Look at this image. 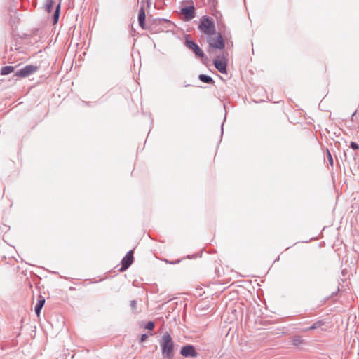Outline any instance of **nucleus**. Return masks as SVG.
<instances>
[{
    "label": "nucleus",
    "mask_w": 359,
    "mask_h": 359,
    "mask_svg": "<svg viewBox=\"0 0 359 359\" xmlns=\"http://www.w3.org/2000/svg\"><path fill=\"white\" fill-rule=\"evenodd\" d=\"M162 356L164 359H173L175 343L168 332H165L159 340Z\"/></svg>",
    "instance_id": "nucleus-1"
},
{
    "label": "nucleus",
    "mask_w": 359,
    "mask_h": 359,
    "mask_svg": "<svg viewBox=\"0 0 359 359\" xmlns=\"http://www.w3.org/2000/svg\"><path fill=\"white\" fill-rule=\"evenodd\" d=\"M198 27L201 32L207 35H212L216 32L214 22L206 15L201 19Z\"/></svg>",
    "instance_id": "nucleus-2"
},
{
    "label": "nucleus",
    "mask_w": 359,
    "mask_h": 359,
    "mask_svg": "<svg viewBox=\"0 0 359 359\" xmlns=\"http://www.w3.org/2000/svg\"><path fill=\"white\" fill-rule=\"evenodd\" d=\"M39 67L37 65H27L24 67L16 71L13 76L18 78H26L28 77L39 70Z\"/></svg>",
    "instance_id": "nucleus-3"
},
{
    "label": "nucleus",
    "mask_w": 359,
    "mask_h": 359,
    "mask_svg": "<svg viewBox=\"0 0 359 359\" xmlns=\"http://www.w3.org/2000/svg\"><path fill=\"white\" fill-rule=\"evenodd\" d=\"M185 46L191 50L197 57L203 59L205 57L203 50L194 41L187 39Z\"/></svg>",
    "instance_id": "nucleus-4"
},
{
    "label": "nucleus",
    "mask_w": 359,
    "mask_h": 359,
    "mask_svg": "<svg viewBox=\"0 0 359 359\" xmlns=\"http://www.w3.org/2000/svg\"><path fill=\"white\" fill-rule=\"evenodd\" d=\"M210 47L216 49H223L224 48V41L219 33L216 37H210L208 40Z\"/></svg>",
    "instance_id": "nucleus-5"
},
{
    "label": "nucleus",
    "mask_w": 359,
    "mask_h": 359,
    "mask_svg": "<svg viewBox=\"0 0 359 359\" xmlns=\"http://www.w3.org/2000/svg\"><path fill=\"white\" fill-rule=\"evenodd\" d=\"M180 354L185 358H196L198 355V353L196 351L194 346L191 344H187L182 346L180 350Z\"/></svg>",
    "instance_id": "nucleus-6"
},
{
    "label": "nucleus",
    "mask_w": 359,
    "mask_h": 359,
    "mask_svg": "<svg viewBox=\"0 0 359 359\" xmlns=\"http://www.w3.org/2000/svg\"><path fill=\"white\" fill-rule=\"evenodd\" d=\"M133 262V251L130 250L127 252L125 257L121 260V267L120 269L121 272L125 271L129 268Z\"/></svg>",
    "instance_id": "nucleus-7"
},
{
    "label": "nucleus",
    "mask_w": 359,
    "mask_h": 359,
    "mask_svg": "<svg viewBox=\"0 0 359 359\" xmlns=\"http://www.w3.org/2000/svg\"><path fill=\"white\" fill-rule=\"evenodd\" d=\"M180 13L184 15V21H190L195 17V8L193 5L189 7H183L180 10Z\"/></svg>",
    "instance_id": "nucleus-8"
},
{
    "label": "nucleus",
    "mask_w": 359,
    "mask_h": 359,
    "mask_svg": "<svg viewBox=\"0 0 359 359\" xmlns=\"http://www.w3.org/2000/svg\"><path fill=\"white\" fill-rule=\"evenodd\" d=\"M214 65L215 68L222 74L226 73L227 63L224 60L219 58V57H218L217 59L215 60Z\"/></svg>",
    "instance_id": "nucleus-9"
},
{
    "label": "nucleus",
    "mask_w": 359,
    "mask_h": 359,
    "mask_svg": "<svg viewBox=\"0 0 359 359\" xmlns=\"http://www.w3.org/2000/svg\"><path fill=\"white\" fill-rule=\"evenodd\" d=\"M145 18H146V15H145L144 8V6H142L140 8V9L139 10L138 22H139V25H140V27L142 29H147L146 24H145Z\"/></svg>",
    "instance_id": "nucleus-10"
},
{
    "label": "nucleus",
    "mask_w": 359,
    "mask_h": 359,
    "mask_svg": "<svg viewBox=\"0 0 359 359\" xmlns=\"http://www.w3.org/2000/svg\"><path fill=\"white\" fill-rule=\"evenodd\" d=\"M44 304H45V299L43 297H41L38 300L36 304L35 305L34 311L38 316H39L40 312H41L43 306H44Z\"/></svg>",
    "instance_id": "nucleus-11"
},
{
    "label": "nucleus",
    "mask_w": 359,
    "mask_h": 359,
    "mask_svg": "<svg viewBox=\"0 0 359 359\" xmlns=\"http://www.w3.org/2000/svg\"><path fill=\"white\" fill-rule=\"evenodd\" d=\"M198 79L201 81L208 83V84L214 83L213 79L211 76L205 75V74H200L198 76Z\"/></svg>",
    "instance_id": "nucleus-12"
},
{
    "label": "nucleus",
    "mask_w": 359,
    "mask_h": 359,
    "mask_svg": "<svg viewBox=\"0 0 359 359\" xmlns=\"http://www.w3.org/2000/svg\"><path fill=\"white\" fill-rule=\"evenodd\" d=\"M15 67L13 66H5L3 67L1 69V75H8L15 71Z\"/></svg>",
    "instance_id": "nucleus-13"
},
{
    "label": "nucleus",
    "mask_w": 359,
    "mask_h": 359,
    "mask_svg": "<svg viewBox=\"0 0 359 359\" xmlns=\"http://www.w3.org/2000/svg\"><path fill=\"white\" fill-rule=\"evenodd\" d=\"M60 13V4H58L53 15V21L54 24L58 22L59 16Z\"/></svg>",
    "instance_id": "nucleus-14"
},
{
    "label": "nucleus",
    "mask_w": 359,
    "mask_h": 359,
    "mask_svg": "<svg viewBox=\"0 0 359 359\" xmlns=\"http://www.w3.org/2000/svg\"><path fill=\"white\" fill-rule=\"evenodd\" d=\"M292 344L294 346H300L305 344V340L299 336H294L292 338Z\"/></svg>",
    "instance_id": "nucleus-15"
},
{
    "label": "nucleus",
    "mask_w": 359,
    "mask_h": 359,
    "mask_svg": "<svg viewBox=\"0 0 359 359\" xmlns=\"http://www.w3.org/2000/svg\"><path fill=\"white\" fill-rule=\"evenodd\" d=\"M325 324V321L324 320H319L314 323L311 326L309 327V329L316 330Z\"/></svg>",
    "instance_id": "nucleus-16"
},
{
    "label": "nucleus",
    "mask_w": 359,
    "mask_h": 359,
    "mask_svg": "<svg viewBox=\"0 0 359 359\" xmlns=\"http://www.w3.org/2000/svg\"><path fill=\"white\" fill-rule=\"evenodd\" d=\"M53 0H46V8L47 12L50 13L53 10Z\"/></svg>",
    "instance_id": "nucleus-17"
},
{
    "label": "nucleus",
    "mask_w": 359,
    "mask_h": 359,
    "mask_svg": "<svg viewBox=\"0 0 359 359\" xmlns=\"http://www.w3.org/2000/svg\"><path fill=\"white\" fill-rule=\"evenodd\" d=\"M154 328V323L152 321H149L145 325V329H147L149 330H152Z\"/></svg>",
    "instance_id": "nucleus-18"
},
{
    "label": "nucleus",
    "mask_w": 359,
    "mask_h": 359,
    "mask_svg": "<svg viewBox=\"0 0 359 359\" xmlns=\"http://www.w3.org/2000/svg\"><path fill=\"white\" fill-rule=\"evenodd\" d=\"M350 147L353 150H358L359 149V144L355 142H351L350 143Z\"/></svg>",
    "instance_id": "nucleus-19"
},
{
    "label": "nucleus",
    "mask_w": 359,
    "mask_h": 359,
    "mask_svg": "<svg viewBox=\"0 0 359 359\" xmlns=\"http://www.w3.org/2000/svg\"><path fill=\"white\" fill-rule=\"evenodd\" d=\"M327 158H328L329 163L331 165H333V158H332V155L328 149L327 150Z\"/></svg>",
    "instance_id": "nucleus-20"
},
{
    "label": "nucleus",
    "mask_w": 359,
    "mask_h": 359,
    "mask_svg": "<svg viewBox=\"0 0 359 359\" xmlns=\"http://www.w3.org/2000/svg\"><path fill=\"white\" fill-rule=\"evenodd\" d=\"M130 307L133 311H135L137 309V302L135 300L130 301Z\"/></svg>",
    "instance_id": "nucleus-21"
},
{
    "label": "nucleus",
    "mask_w": 359,
    "mask_h": 359,
    "mask_svg": "<svg viewBox=\"0 0 359 359\" xmlns=\"http://www.w3.org/2000/svg\"><path fill=\"white\" fill-rule=\"evenodd\" d=\"M208 2H209V4L210 6L212 7H215L217 4V0H208Z\"/></svg>",
    "instance_id": "nucleus-22"
},
{
    "label": "nucleus",
    "mask_w": 359,
    "mask_h": 359,
    "mask_svg": "<svg viewBox=\"0 0 359 359\" xmlns=\"http://www.w3.org/2000/svg\"><path fill=\"white\" fill-rule=\"evenodd\" d=\"M148 338V335L147 334H143L141 335L140 341L143 342L147 340Z\"/></svg>",
    "instance_id": "nucleus-23"
},
{
    "label": "nucleus",
    "mask_w": 359,
    "mask_h": 359,
    "mask_svg": "<svg viewBox=\"0 0 359 359\" xmlns=\"http://www.w3.org/2000/svg\"><path fill=\"white\" fill-rule=\"evenodd\" d=\"M309 330H312V329H309V327H306V328L303 329L302 331V332H307V331H309Z\"/></svg>",
    "instance_id": "nucleus-24"
},
{
    "label": "nucleus",
    "mask_w": 359,
    "mask_h": 359,
    "mask_svg": "<svg viewBox=\"0 0 359 359\" xmlns=\"http://www.w3.org/2000/svg\"><path fill=\"white\" fill-rule=\"evenodd\" d=\"M221 130H222V133H223V128L222 127L221 128Z\"/></svg>",
    "instance_id": "nucleus-25"
}]
</instances>
